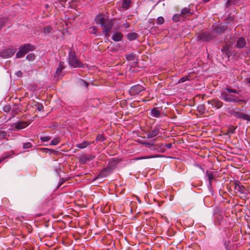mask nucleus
Masks as SVG:
<instances>
[{"label": "nucleus", "mask_w": 250, "mask_h": 250, "mask_svg": "<svg viewBox=\"0 0 250 250\" xmlns=\"http://www.w3.org/2000/svg\"><path fill=\"white\" fill-rule=\"evenodd\" d=\"M237 126H234L233 125H231L228 128V131L229 133L231 134H234L235 133V130L236 129Z\"/></svg>", "instance_id": "nucleus-39"}, {"label": "nucleus", "mask_w": 250, "mask_h": 250, "mask_svg": "<svg viewBox=\"0 0 250 250\" xmlns=\"http://www.w3.org/2000/svg\"><path fill=\"white\" fill-rule=\"evenodd\" d=\"M152 157V156H145V157H139V158H137V160L143 159H148V158H150Z\"/></svg>", "instance_id": "nucleus-58"}, {"label": "nucleus", "mask_w": 250, "mask_h": 250, "mask_svg": "<svg viewBox=\"0 0 250 250\" xmlns=\"http://www.w3.org/2000/svg\"><path fill=\"white\" fill-rule=\"evenodd\" d=\"M235 189L238 192L244 194L245 193V188L243 185H241L239 184L235 183Z\"/></svg>", "instance_id": "nucleus-21"}, {"label": "nucleus", "mask_w": 250, "mask_h": 250, "mask_svg": "<svg viewBox=\"0 0 250 250\" xmlns=\"http://www.w3.org/2000/svg\"><path fill=\"white\" fill-rule=\"evenodd\" d=\"M107 19V17H105V15L104 14L99 13L94 19V21L97 24H100V25L103 24L104 22Z\"/></svg>", "instance_id": "nucleus-11"}, {"label": "nucleus", "mask_w": 250, "mask_h": 250, "mask_svg": "<svg viewBox=\"0 0 250 250\" xmlns=\"http://www.w3.org/2000/svg\"><path fill=\"white\" fill-rule=\"evenodd\" d=\"M160 126H156L154 128L147 134V138H151L157 136L159 132Z\"/></svg>", "instance_id": "nucleus-18"}, {"label": "nucleus", "mask_w": 250, "mask_h": 250, "mask_svg": "<svg viewBox=\"0 0 250 250\" xmlns=\"http://www.w3.org/2000/svg\"><path fill=\"white\" fill-rule=\"evenodd\" d=\"M42 149L43 150L44 152L46 153H49V154L53 153L55 155H57L58 153V151L54 149H49L47 148H42Z\"/></svg>", "instance_id": "nucleus-32"}, {"label": "nucleus", "mask_w": 250, "mask_h": 250, "mask_svg": "<svg viewBox=\"0 0 250 250\" xmlns=\"http://www.w3.org/2000/svg\"><path fill=\"white\" fill-rule=\"evenodd\" d=\"M233 52L230 50V48L229 49L228 52L226 53L225 56H227L228 59H229L231 56H232Z\"/></svg>", "instance_id": "nucleus-50"}, {"label": "nucleus", "mask_w": 250, "mask_h": 250, "mask_svg": "<svg viewBox=\"0 0 250 250\" xmlns=\"http://www.w3.org/2000/svg\"><path fill=\"white\" fill-rule=\"evenodd\" d=\"M246 83H249L250 84V78H247L245 80Z\"/></svg>", "instance_id": "nucleus-59"}, {"label": "nucleus", "mask_w": 250, "mask_h": 250, "mask_svg": "<svg viewBox=\"0 0 250 250\" xmlns=\"http://www.w3.org/2000/svg\"><path fill=\"white\" fill-rule=\"evenodd\" d=\"M89 145L90 143L89 142L85 141L82 142V143L77 144L76 145V147L79 148L83 149Z\"/></svg>", "instance_id": "nucleus-27"}, {"label": "nucleus", "mask_w": 250, "mask_h": 250, "mask_svg": "<svg viewBox=\"0 0 250 250\" xmlns=\"http://www.w3.org/2000/svg\"><path fill=\"white\" fill-rule=\"evenodd\" d=\"M159 145H155L154 144H152L150 146H149V148L151 150H158L159 149Z\"/></svg>", "instance_id": "nucleus-45"}, {"label": "nucleus", "mask_w": 250, "mask_h": 250, "mask_svg": "<svg viewBox=\"0 0 250 250\" xmlns=\"http://www.w3.org/2000/svg\"><path fill=\"white\" fill-rule=\"evenodd\" d=\"M197 110L200 113L201 115L204 114L206 110L205 106L204 104H200L197 106Z\"/></svg>", "instance_id": "nucleus-29"}, {"label": "nucleus", "mask_w": 250, "mask_h": 250, "mask_svg": "<svg viewBox=\"0 0 250 250\" xmlns=\"http://www.w3.org/2000/svg\"><path fill=\"white\" fill-rule=\"evenodd\" d=\"M130 26V24L128 22H127V21H126L125 23H124L123 25H122V27H125V28H128Z\"/></svg>", "instance_id": "nucleus-54"}, {"label": "nucleus", "mask_w": 250, "mask_h": 250, "mask_svg": "<svg viewBox=\"0 0 250 250\" xmlns=\"http://www.w3.org/2000/svg\"><path fill=\"white\" fill-rule=\"evenodd\" d=\"M115 19H109L107 17L106 21L100 26L103 28V33L104 36L108 37L110 35V32L111 31L114 25V21Z\"/></svg>", "instance_id": "nucleus-5"}, {"label": "nucleus", "mask_w": 250, "mask_h": 250, "mask_svg": "<svg viewBox=\"0 0 250 250\" xmlns=\"http://www.w3.org/2000/svg\"><path fill=\"white\" fill-rule=\"evenodd\" d=\"M181 17V16L180 15V14H176L173 16L172 20L174 22H176L180 21Z\"/></svg>", "instance_id": "nucleus-35"}, {"label": "nucleus", "mask_w": 250, "mask_h": 250, "mask_svg": "<svg viewBox=\"0 0 250 250\" xmlns=\"http://www.w3.org/2000/svg\"><path fill=\"white\" fill-rule=\"evenodd\" d=\"M6 21V19L5 18H2L0 19V30L2 28V27L4 25Z\"/></svg>", "instance_id": "nucleus-44"}, {"label": "nucleus", "mask_w": 250, "mask_h": 250, "mask_svg": "<svg viewBox=\"0 0 250 250\" xmlns=\"http://www.w3.org/2000/svg\"><path fill=\"white\" fill-rule=\"evenodd\" d=\"M221 98L227 102L238 103L244 102L243 100L239 99L236 96L229 94L226 91L221 92Z\"/></svg>", "instance_id": "nucleus-6"}, {"label": "nucleus", "mask_w": 250, "mask_h": 250, "mask_svg": "<svg viewBox=\"0 0 250 250\" xmlns=\"http://www.w3.org/2000/svg\"><path fill=\"white\" fill-rule=\"evenodd\" d=\"M225 90L227 91V92H228L229 93H235L237 94H239L240 93V92H241L240 90H236L230 88H226L225 89Z\"/></svg>", "instance_id": "nucleus-34"}, {"label": "nucleus", "mask_w": 250, "mask_h": 250, "mask_svg": "<svg viewBox=\"0 0 250 250\" xmlns=\"http://www.w3.org/2000/svg\"><path fill=\"white\" fill-rule=\"evenodd\" d=\"M130 0H123L122 3V8L125 10L128 9L130 5Z\"/></svg>", "instance_id": "nucleus-26"}, {"label": "nucleus", "mask_w": 250, "mask_h": 250, "mask_svg": "<svg viewBox=\"0 0 250 250\" xmlns=\"http://www.w3.org/2000/svg\"><path fill=\"white\" fill-rule=\"evenodd\" d=\"M68 63L71 67L74 68H83L84 64L77 57L75 50L71 48L69 52L68 56Z\"/></svg>", "instance_id": "nucleus-1"}, {"label": "nucleus", "mask_w": 250, "mask_h": 250, "mask_svg": "<svg viewBox=\"0 0 250 250\" xmlns=\"http://www.w3.org/2000/svg\"><path fill=\"white\" fill-rule=\"evenodd\" d=\"M240 1V0H228L226 3V6L229 8L233 5L237 4Z\"/></svg>", "instance_id": "nucleus-24"}, {"label": "nucleus", "mask_w": 250, "mask_h": 250, "mask_svg": "<svg viewBox=\"0 0 250 250\" xmlns=\"http://www.w3.org/2000/svg\"><path fill=\"white\" fill-rule=\"evenodd\" d=\"M62 181L61 182V183L59 185V187L65 181V180H63V179H62Z\"/></svg>", "instance_id": "nucleus-62"}, {"label": "nucleus", "mask_w": 250, "mask_h": 250, "mask_svg": "<svg viewBox=\"0 0 250 250\" xmlns=\"http://www.w3.org/2000/svg\"><path fill=\"white\" fill-rule=\"evenodd\" d=\"M80 83L81 85L86 88H87L89 85L88 83L83 79L80 80Z\"/></svg>", "instance_id": "nucleus-42"}, {"label": "nucleus", "mask_w": 250, "mask_h": 250, "mask_svg": "<svg viewBox=\"0 0 250 250\" xmlns=\"http://www.w3.org/2000/svg\"><path fill=\"white\" fill-rule=\"evenodd\" d=\"M37 108L39 111H42L43 109V106L42 104L38 103L37 104Z\"/></svg>", "instance_id": "nucleus-51"}, {"label": "nucleus", "mask_w": 250, "mask_h": 250, "mask_svg": "<svg viewBox=\"0 0 250 250\" xmlns=\"http://www.w3.org/2000/svg\"><path fill=\"white\" fill-rule=\"evenodd\" d=\"M207 103L208 104H211L212 106H214L217 109L220 108L223 105V103L218 99H214L211 101H208Z\"/></svg>", "instance_id": "nucleus-13"}, {"label": "nucleus", "mask_w": 250, "mask_h": 250, "mask_svg": "<svg viewBox=\"0 0 250 250\" xmlns=\"http://www.w3.org/2000/svg\"><path fill=\"white\" fill-rule=\"evenodd\" d=\"M25 237L24 235H22L21 236V239H24L25 238Z\"/></svg>", "instance_id": "nucleus-63"}, {"label": "nucleus", "mask_w": 250, "mask_h": 250, "mask_svg": "<svg viewBox=\"0 0 250 250\" xmlns=\"http://www.w3.org/2000/svg\"><path fill=\"white\" fill-rule=\"evenodd\" d=\"M165 146L167 147V148H168V149H170L171 148H172V144H171V143H169V144H166L164 145Z\"/></svg>", "instance_id": "nucleus-55"}, {"label": "nucleus", "mask_w": 250, "mask_h": 250, "mask_svg": "<svg viewBox=\"0 0 250 250\" xmlns=\"http://www.w3.org/2000/svg\"><path fill=\"white\" fill-rule=\"evenodd\" d=\"M189 80V79H188V77H182L179 79L178 83H183L186 81H188Z\"/></svg>", "instance_id": "nucleus-47"}, {"label": "nucleus", "mask_w": 250, "mask_h": 250, "mask_svg": "<svg viewBox=\"0 0 250 250\" xmlns=\"http://www.w3.org/2000/svg\"><path fill=\"white\" fill-rule=\"evenodd\" d=\"M35 49L36 47L30 43L24 44L19 48V51L16 53V58H22L24 57L26 54L34 50Z\"/></svg>", "instance_id": "nucleus-4"}, {"label": "nucleus", "mask_w": 250, "mask_h": 250, "mask_svg": "<svg viewBox=\"0 0 250 250\" xmlns=\"http://www.w3.org/2000/svg\"><path fill=\"white\" fill-rule=\"evenodd\" d=\"M92 31L91 32V33L94 35H96L97 31V28L96 26H93L92 27Z\"/></svg>", "instance_id": "nucleus-52"}, {"label": "nucleus", "mask_w": 250, "mask_h": 250, "mask_svg": "<svg viewBox=\"0 0 250 250\" xmlns=\"http://www.w3.org/2000/svg\"><path fill=\"white\" fill-rule=\"evenodd\" d=\"M64 68V62H60L59 66H58V68H57V70L56 71V75L58 76H60L62 73V69H63Z\"/></svg>", "instance_id": "nucleus-22"}, {"label": "nucleus", "mask_w": 250, "mask_h": 250, "mask_svg": "<svg viewBox=\"0 0 250 250\" xmlns=\"http://www.w3.org/2000/svg\"><path fill=\"white\" fill-rule=\"evenodd\" d=\"M7 133L5 131L0 130V139L3 140L6 138Z\"/></svg>", "instance_id": "nucleus-41"}, {"label": "nucleus", "mask_w": 250, "mask_h": 250, "mask_svg": "<svg viewBox=\"0 0 250 250\" xmlns=\"http://www.w3.org/2000/svg\"><path fill=\"white\" fill-rule=\"evenodd\" d=\"M229 113L236 118L250 122V115L244 112L233 110H231L229 112Z\"/></svg>", "instance_id": "nucleus-8"}, {"label": "nucleus", "mask_w": 250, "mask_h": 250, "mask_svg": "<svg viewBox=\"0 0 250 250\" xmlns=\"http://www.w3.org/2000/svg\"><path fill=\"white\" fill-rule=\"evenodd\" d=\"M230 46L229 44H226L221 49V51L223 53V55L225 56L227 52L229 49H230Z\"/></svg>", "instance_id": "nucleus-31"}, {"label": "nucleus", "mask_w": 250, "mask_h": 250, "mask_svg": "<svg viewBox=\"0 0 250 250\" xmlns=\"http://www.w3.org/2000/svg\"><path fill=\"white\" fill-rule=\"evenodd\" d=\"M145 90V88L141 85L136 84L131 86L128 92L131 96H135Z\"/></svg>", "instance_id": "nucleus-10"}, {"label": "nucleus", "mask_w": 250, "mask_h": 250, "mask_svg": "<svg viewBox=\"0 0 250 250\" xmlns=\"http://www.w3.org/2000/svg\"><path fill=\"white\" fill-rule=\"evenodd\" d=\"M11 110V106L9 105H6L3 106V110L5 112H8Z\"/></svg>", "instance_id": "nucleus-46"}, {"label": "nucleus", "mask_w": 250, "mask_h": 250, "mask_svg": "<svg viewBox=\"0 0 250 250\" xmlns=\"http://www.w3.org/2000/svg\"><path fill=\"white\" fill-rule=\"evenodd\" d=\"M228 29V26L226 24H221L215 26L213 31L215 33L221 35L223 33Z\"/></svg>", "instance_id": "nucleus-12"}, {"label": "nucleus", "mask_w": 250, "mask_h": 250, "mask_svg": "<svg viewBox=\"0 0 250 250\" xmlns=\"http://www.w3.org/2000/svg\"><path fill=\"white\" fill-rule=\"evenodd\" d=\"M224 246L226 250H232V247L230 245V241L229 239L224 240Z\"/></svg>", "instance_id": "nucleus-28"}, {"label": "nucleus", "mask_w": 250, "mask_h": 250, "mask_svg": "<svg viewBox=\"0 0 250 250\" xmlns=\"http://www.w3.org/2000/svg\"><path fill=\"white\" fill-rule=\"evenodd\" d=\"M246 44L245 39L243 37H239L237 40L236 47L239 49L244 48L245 47Z\"/></svg>", "instance_id": "nucleus-17"}, {"label": "nucleus", "mask_w": 250, "mask_h": 250, "mask_svg": "<svg viewBox=\"0 0 250 250\" xmlns=\"http://www.w3.org/2000/svg\"><path fill=\"white\" fill-rule=\"evenodd\" d=\"M32 145L30 142H27L23 144V148L28 149L32 147Z\"/></svg>", "instance_id": "nucleus-43"}, {"label": "nucleus", "mask_w": 250, "mask_h": 250, "mask_svg": "<svg viewBox=\"0 0 250 250\" xmlns=\"http://www.w3.org/2000/svg\"><path fill=\"white\" fill-rule=\"evenodd\" d=\"M22 73L21 71H18L16 73V75L18 77H20L21 76Z\"/></svg>", "instance_id": "nucleus-57"}, {"label": "nucleus", "mask_w": 250, "mask_h": 250, "mask_svg": "<svg viewBox=\"0 0 250 250\" xmlns=\"http://www.w3.org/2000/svg\"><path fill=\"white\" fill-rule=\"evenodd\" d=\"M9 156L8 155H4L0 158V163H1L3 161H4L5 159L8 158Z\"/></svg>", "instance_id": "nucleus-53"}, {"label": "nucleus", "mask_w": 250, "mask_h": 250, "mask_svg": "<svg viewBox=\"0 0 250 250\" xmlns=\"http://www.w3.org/2000/svg\"><path fill=\"white\" fill-rule=\"evenodd\" d=\"M105 140V138L104 135L99 134L96 137V141H100L103 142Z\"/></svg>", "instance_id": "nucleus-38"}, {"label": "nucleus", "mask_w": 250, "mask_h": 250, "mask_svg": "<svg viewBox=\"0 0 250 250\" xmlns=\"http://www.w3.org/2000/svg\"><path fill=\"white\" fill-rule=\"evenodd\" d=\"M136 55L133 53L127 54L125 56L126 59L128 61H134L135 59Z\"/></svg>", "instance_id": "nucleus-30"}, {"label": "nucleus", "mask_w": 250, "mask_h": 250, "mask_svg": "<svg viewBox=\"0 0 250 250\" xmlns=\"http://www.w3.org/2000/svg\"><path fill=\"white\" fill-rule=\"evenodd\" d=\"M17 49L14 47L4 48L0 51V56L3 58L11 57L16 52Z\"/></svg>", "instance_id": "nucleus-7"}, {"label": "nucleus", "mask_w": 250, "mask_h": 250, "mask_svg": "<svg viewBox=\"0 0 250 250\" xmlns=\"http://www.w3.org/2000/svg\"><path fill=\"white\" fill-rule=\"evenodd\" d=\"M156 22L158 24H162L165 22V19L163 17H159L156 20Z\"/></svg>", "instance_id": "nucleus-40"}, {"label": "nucleus", "mask_w": 250, "mask_h": 250, "mask_svg": "<svg viewBox=\"0 0 250 250\" xmlns=\"http://www.w3.org/2000/svg\"><path fill=\"white\" fill-rule=\"evenodd\" d=\"M14 125H15V128L19 130L25 128L29 125V123L25 121H21L14 123Z\"/></svg>", "instance_id": "nucleus-16"}, {"label": "nucleus", "mask_w": 250, "mask_h": 250, "mask_svg": "<svg viewBox=\"0 0 250 250\" xmlns=\"http://www.w3.org/2000/svg\"><path fill=\"white\" fill-rule=\"evenodd\" d=\"M60 142V139L59 137H57L51 141L50 145L56 146L59 144Z\"/></svg>", "instance_id": "nucleus-36"}, {"label": "nucleus", "mask_w": 250, "mask_h": 250, "mask_svg": "<svg viewBox=\"0 0 250 250\" xmlns=\"http://www.w3.org/2000/svg\"><path fill=\"white\" fill-rule=\"evenodd\" d=\"M197 167L200 168V169H201L203 171V172H204V169L202 168V166L199 165H197Z\"/></svg>", "instance_id": "nucleus-60"}, {"label": "nucleus", "mask_w": 250, "mask_h": 250, "mask_svg": "<svg viewBox=\"0 0 250 250\" xmlns=\"http://www.w3.org/2000/svg\"><path fill=\"white\" fill-rule=\"evenodd\" d=\"M52 30V28L50 26H47L46 27H44L43 29V33L44 34H48L50 33Z\"/></svg>", "instance_id": "nucleus-37"}, {"label": "nucleus", "mask_w": 250, "mask_h": 250, "mask_svg": "<svg viewBox=\"0 0 250 250\" xmlns=\"http://www.w3.org/2000/svg\"><path fill=\"white\" fill-rule=\"evenodd\" d=\"M151 115L155 118H158L161 115V112L158 110L156 107H154L151 110Z\"/></svg>", "instance_id": "nucleus-23"}, {"label": "nucleus", "mask_w": 250, "mask_h": 250, "mask_svg": "<svg viewBox=\"0 0 250 250\" xmlns=\"http://www.w3.org/2000/svg\"><path fill=\"white\" fill-rule=\"evenodd\" d=\"M193 13L191 12L189 5L188 7H185L181 10L180 15L181 17L185 19L189 16L193 15Z\"/></svg>", "instance_id": "nucleus-14"}, {"label": "nucleus", "mask_w": 250, "mask_h": 250, "mask_svg": "<svg viewBox=\"0 0 250 250\" xmlns=\"http://www.w3.org/2000/svg\"><path fill=\"white\" fill-rule=\"evenodd\" d=\"M163 145H159V149H158V150L160 152H165L166 150V149H165V148L164 147H163Z\"/></svg>", "instance_id": "nucleus-48"}, {"label": "nucleus", "mask_w": 250, "mask_h": 250, "mask_svg": "<svg viewBox=\"0 0 250 250\" xmlns=\"http://www.w3.org/2000/svg\"><path fill=\"white\" fill-rule=\"evenodd\" d=\"M118 163V161L116 159L113 158L111 159L110 162L108 163L107 166L101 170L94 180H96L99 178L105 177L108 176L110 173H111L114 169V166Z\"/></svg>", "instance_id": "nucleus-2"}, {"label": "nucleus", "mask_w": 250, "mask_h": 250, "mask_svg": "<svg viewBox=\"0 0 250 250\" xmlns=\"http://www.w3.org/2000/svg\"><path fill=\"white\" fill-rule=\"evenodd\" d=\"M93 158L91 156L88 157L86 155H84L80 156L79 158V160L81 164H84L86 163L87 161L92 160Z\"/></svg>", "instance_id": "nucleus-19"}, {"label": "nucleus", "mask_w": 250, "mask_h": 250, "mask_svg": "<svg viewBox=\"0 0 250 250\" xmlns=\"http://www.w3.org/2000/svg\"><path fill=\"white\" fill-rule=\"evenodd\" d=\"M42 142H47L50 140V137L49 136L42 137L40 138Z\"/></svg>", "instance_id": "nucleus-49"}, {"label": "nucleus", "mask_w": 250, "mask_h": 250, "mask_svg": "<svg viewBox=\"0 0 250 250\" xmlns=\"http://www.w3.org/2000/svg\"><path fill=\"white\" fill-rule=\"evenodd\" d=\"M143 144L144 145H145L146 147L149 148V146H151V145H152V143L145 142V143H143Z\"/></svg>", "instance_id": "nucleus-56"}, {"label": "nucleus", "mask_w": 250, "mask_h": 250, "mask_svg": "<svg viewBox=\"0 0 250 250\" xmlns=\"http://www.w3.org/2000/svg\"><path fill=\"white\" fill-rule=\"evenodd\" d=\"M36 56L34 53H30L26 56V59L29 61H32L35 59Z\"/></svg>", "instance_id": "nucleus-33"}, {"label": "nucleus", "mask_w": 250, "mask_h": 250, "mask_svg": "<svg viewBox=\"0 0 250 250\" xmlns=\"http://www.w3.org/2000/svg\"><path fill=\"white\" fill-rule=\"evenodd\" d=\"M44 7H45V9L47 10L49 7V5L48 4H46L45 5Z\"/></svg>", "instance_id": "nucleus-61"}, {"label": "nucleus", "mask_w": 250, "mask_h": 250, "mask_svg": "<svg viewBox=\"0 0 250 250\" xmlns=\"http://www.w3.org/2000/svg\"><path fill=\"white\" fill-rule=\"evenodd\" d=\"M124 37V35L122 33L119 31H115L113 33V34L112 37V39L114 42H120L121 41Z\"/></svg>", "instance_id": "nucleus-15"}, {"label": "nucleus", "mask_w": 250, "mask_h": 250, "mask_svg": "<svg viewBox=\"0 0 250 250\" xmlns=\"http://www.w3.org/2000/svg\"><path fill=\"white\" fill-rule=\"evenodd\" d=\"M53 203L51 200H45L43 202L40 206V209L42 211L47 213L53 209Z\"/></svg>", "instance_id": "nucleus-9"}, {"label": "nucleus", "mask_w": 250, "mask_h": 250, "mask_svg": "<svg viewBox=\"0 0 250 250\" xmlns=\"http://www.w3.org/2000/svg\"><path fill=\"white\" fill-rule=\"evenodd\" d=\"M206 175L208 177V182H209V185L211 186V184H212L211 181L213 179H215V178H214V177L213 176V172H209L208 171V170H207L206 172Z\"/></svg>", "instance_id": "nucleus-25"}, {"label": "nucleus", "mask_w": 250, "mask_h": 250, "mask_svg": "<svg viewBox=\"0 0 250 250\" xmlns=\"http://www.w3.org/2000/svg\"><path fill=\"white\" fill-rule=\"evenodd\" d=\"M228 20H229V21L232 20H233V18L231 17H229L228 18Z\"/></svg>", "instance_id": "nucleus-64"}, {"label": "nucleus", "mask_w": 250, "mask_h": 250, "mask_svg": "<svg viewBox=\"0 0 250 250\" xmlns=\"http://www.w3.org/2000/svg\"><path fill=\"white\" fill-rule=\"evenodd\" d=\"M126 37L129 41H132L138 39L139 35L135 32H132L127 34Z\"/></svg>", "instance_id": "nucleus-20"}, {"label": "nucleus", "mask_w": 250, "mask_h": 250, "mask_svg": "<svg viewBox=\"0 0 250 250\" xmlns=\"http://www.w3.org/2000/svg\"><path fill=\"white\" fill-rule=\"evenodd\" d=\"M196 36V40L197 41L204 42H211L216 38V36L214 34L208 31L198 33Z\"/></svg>", "instance_id": "nucleus-3"}]
</instances>
